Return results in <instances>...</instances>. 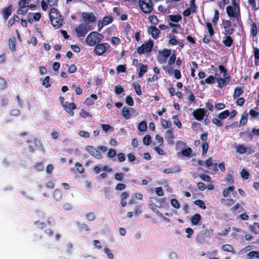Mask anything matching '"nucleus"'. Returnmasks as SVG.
<instances>
[{"label":"nucleus","instance_id":"f257e3e1","mask_svg":"<svg viewBox=\"0 0 259 259\" xmlns=\"http://www.w3.org/2000/svg\"><path fill=\"white\" fill-rule=\"evenodd\" d=\"M49 17L51 23L55 28L58 29L62 26L63 18L57 9L53 8L51 9Z\"/></svg>","mask_w":259,"mask_h":259},{"label":"nucleus","instance_id":"f03ea898","mask_svg":"<svg viewBox=\"0 0 259 259\" xmlns=\"http://www.w3.org/2000/svg\"><path fill=\"white\" fill-rule=\"evenodd\" d=\"M107 148L104 146H99L97 149H95L92 146H87L85 147V150L92 156L98 159H101L103 158V155L100 152V150L103 152H106L107 150Z\"/></svg>","mask_w":259,"mask_h":259},{"label":"nucleus","instance_id":"7ed1b4c3","mask_svg":"<svg viewBox=\"0 0 259 259\" xmlns=\"http://www.w3.org/2000/svg\"><path fill=\"white\" fill-rule=\"evenodd\" d=\"M139 5L142 11L145 14L150 13L153 11L152 0H139Z\"/></svg>","mask_w":259,"mask_h":259},{"label":"nucleus","instance_id":"20e7f679","mask_svg":"<svg viewBox=\"0 0 259 259\" xmlns=\"http://www.w3.org/2000/svg\"><path fill=\"white\" fill-rule=\"evenodd\" d=\"M91 29V26L88 23H81L75 29L78 37H84Z\"/></svg>","mask_w":259,"mask_h":259},{"label":"nucleus","instance_id":"39448f33","mask_svg":"<svg viewBox=\"0 0 259 259\" xmlns=\"http://www.w3.org/2000/svg\"><path fill=\"white\" fill-rule=\"evenodd\" d=\"M153 47V41L151 39L145 42L137 49V52L139 55L148 53L151 52Z\"/></svg>","mask_w":259,"mask_h":259},{"label":"nucleus","instance_id":"423d86ee","mask_svg":"<svg viewBox=\"0 0 259 259\" xmlns=\"http://www.w3.org/2000/svg\"><path fill=\"white\" fill-rule=\"evenodd\" d=\"M110 46L108 43L97 44L95 45L94 52L97 56H101L106 52L107 49L110 48Z\"/></svg>","mask_w":259,"mask_h":259},{"label":"nucleus","instance_id":"0eeeda50","mask_svg":"<svg viewBox=\"0 0 259 259\" xmlns=\"http://www.w3.org/2000/svg\"><path fill=\"white\" fill-rule=\"evenodd\" d=\"M16 33L17 35L16 36L15 35H13L9 39V48L12 52H15L16 51V37L18 40L21 41V38L18 30H16Z\"/></svg>","mask_w":259,"mask_h":259},{"label":"nucleus","instance_id":"6e6552de","mask_svg":"<svg viewBox=\"0 0 259 259\" xmlns=\"http://www.w3.org/2000/svg\"><path fill=\"white\" fill-rule=\"evenodd\" d=\"M209 113L204 108H198L193 112V115L195 119L198 121L202 120L204 116H208Z\"/></svg>","mask_w":259,"mask_h":259},{"label":"nucleus","instance_id":"1a4fd4ad","mask_svg":"<svg viewBox=\"0 0 259 259\" xmlns=\"http://www.w3.org/2000/svg\"><path fill=\"white\" fill-rule=\"evenodd\" d=\"M26 143L30 144L28 147V150L30 153L34 152L35 149H37L41 146L40 141L37 139L32 140H27Z\"/></svg>","mask_w":259,"mask_h":259},{"label":"nucleus","instance_id":"9d476101","mask_svg":"<svg viewBox=\"0 0 259 259\" xmlns=\"http://www.w3.org/2000/svg\"><path fill=\"white\" fill-rule=\"evenodd\" d=\"M29 0H21L19 3V8L18 13L23 15H25L28 10Z\"/></svg>","mask_w":259,"mask_h":259},{"label":"nucleus","instance_id":"9b49d317","mask_svg":"<svg viewBox=\"0 0 259 259\" xmlns=\"http://www.w3.org/2000/svg\"><path fill=\"white\" fill-rule=\"evenodd\" d=\"M85 41L90 46H94L98 44L96 39V36L95 35V31H93L89 33L87 36Z\"/></svg>","mask_w":259,"mask_h":259},{"label":"nucleus","instance_id":"f8f14e48","mask_svg":"<svg viewBox=\"0 0 259 259\" xmlns=\"http://www.w3.org/2000/svg\"><path fill=\"white\" fill-rule=\"evenodd\" d=\"M62 106L65 110V111L69 113L70 116H73L74 115V112L73 110L76 108V105L74 103H68L67 102H65V104H62Z\"/></svg>","mask_w":259,"mask_h":259},{"label":"nucleus","instance_id":"ddd939ff","mask_svg":"<svg viewBox=\"0 0 259 259\" xmlns=\"http://www.w3.org/2000/svg\"><path fill=\"white\" fill-rule=\"evenodd\" d=\"M82 17L85 22L94 23L96 21V18L92 13L83 12L82 13Z\"/></svg>","mask_w":259,"mask_h":259},{"label":"nucleus","instance_id":"4468645a","mask_svg":"<svg viewBox=\"0 0 259 259\" xmlns=\"http://www.w3.org/2000/svg\"><path fill=\"white\" fill-rule=\"evenodd\" d=\"M175 138V136L174 135L173 130L170 128L168 130L165 135V139L166 140L167 142L169 145H174L175 142L174 139Z\"/></svg>","mask_w":259,"mask_h":259},{"label":"nucleus","instance_id":"2eb2a0df","mask_svg":"<svg viewBox=\"0 0 259 259\" xmlns=\"http://www.w3.org/2000/svg\"><path fill=\"white\" fill-rule=\"evenodd\" d=\"M148 32L156 39L159 37L160 31L155 26H150L148 28Z\"/></svg>","mask_w":259,"mask_h":259},{"label":"nucleus","instance_id":"dca6fc26","mask_svg":"<svg viewBox=\"0 0 259 259\" xmlns=\"http://www.w3.org/2000/svg\"><path fill=\"white\" fill-rule=\"evenodd\" d=\"M226 35V36L223 37L222 42L225 47L230 48L233 45L234 40L230 35Z\"/></svg>","mask_w":259,"mask_h":259},{"label":"nucleus","instance_id":"f3484780","mask_svg":"<svg viewBox=\"0 0 259 259\" xmlns=\"http://www.w3.org/2000/svg\"><path fill=\"white\" fill-rule=\"evenodd\" d=\"M181 171V167L179 165H175L172 167L165 168L163 170V172L166 174L171 173H176Z\"/></svg>","mask_w":259,"mask_h":259},{"label":"nucleus","instance_id":"a211bd4d","mask_svg":"<svg viewBox=\"0 0 259 259\" xmlns=\"http://www.w3.org/2000/svg\"><path fill=\"white\" fill-rule=\"evenodd\" d=\"M202 217L199 213H195L193 215L190 219L192 225H197L201 220Z\"/></svg>","mask_w":259,"mask_h":259},{"label":"nucleus","instance_id":"6ab92c4d","mask_svg":"<svg viewBox=\"0 0 259 259\" xmlns=\"http://www.w3.org/2000/svg\"><path fill=\"white\" fill-rule=\"evenodd\" d=\"M217 81L218 83V87L222 88L230 82V78L229 77H225V78H217Z\"/></svg>","mask_w":259,"mask_h":259},{"label":"nucleus","instance_id":"aec40b11","mask_svg":"<svg viewBox=\"0 0 259 259\" xmlns=\"http://www.w3.org/2000/svg\"><path fill=\"white\" fill-rule=\"evenodd\" d=\"M3 16L5 20H7L12 14L11 6L5 8L2 11Z\"/></svg>","mask_w":259,"mask_h":259},{"label":"nucleus","instance_id":"412c9836","mask_svg":"<svg viewBox=\"0 0 259 259\" xmlns=\"http://www.w3.org/2000/svg\"><path fill=\"white\" fill-rule=\"evenodd\" d=\"M244 92L243 88L241 87H237L235 88L234 94L233 95L234 99H236L240 95H241Z\"/></svg>","mask_w":259,"mask_h":259},{"label":"nucleus","instance_id":"4be33fe9","mask_svg":"<svg viewBox=\"0 0 259 259\" xmlns=\"http://www.w3.org/2000/svg\"><path fill=\"white\" fill-rule=\"evenodd\" d=\"M215 82V77L213 75H210L206 78L204 80H201L200 83L201 85H204L205 83L213 84Z\"/></svg>","mask_w":259,"mask_h":259},{"label":"nucleus","instance_id":"5701e85b","mask_svg":"<svg viewBox=\"0 0 259 259\" xmlns=\"http://www.w3.org/2000/svg\"><path fill=\"white\" fill-rule=\"evenodd\" d=\"M53 197L56 201L60 200L62 198V194L61 191L58 189H55L53 194Z\"/></svg>","mask_w":259,"mask_h":259},{"label":"nucleus","instance_id":"b1692460","mask_svg":"<svg viewBox=\"0 0 259 259\" xmlns=\"http://www.w3.org/2000/svg\"><path fill=\"white\" fill-rule=\"evenodd\" d=\"M221 248L224 251L231 252L233 254L236 253L233 247L230 244H224L221 247Z\"/></svg>","mask_w":259,"mask_h":259},{"label":"nucleus","instance_id":"393cba45","mask_svg":"<svg viewBox=\"0 0 259 259\" xmlns=\"http://www.w3.org/2000/svg\"><path fill=\"white\" fill-rule=\"evenodd\" d=\"M253 53L254 56V63L256 65L259 64V49L257 47H253Z\"/></svg>","mask_w":259,"mask_h":259},{"label":"nucleus","instance_id":"a878e982","mask_svg":"<svg viewBox=\"0 0 259 259\" xmlns=\"http://www.w3.org/2000/svg\"><path fill=\"white\" fill-rule=\"evenodd\" d=\"M132 86L134 89L136 94L138 96L142 95L141 89L140 85L137 82H134L132 84Z\"/></svg>","mask_w":259,"mask_h":259},{"label":"nucleus","instance_id":"bb28decb","mask_svg":"<svg viewBox=\"0 0 259 259\" xmlns=\"http://www.w3.org/2000/svg\"><path fill=\"white\" fill-rule=\"evenodd\" d=\"M248 113L244 112L241 115V117L239 122V126L245 125L247 122Z\"/></svg>","mask_w":259,"mask_h":259},{"label":"nucleus","instance_id":"cd10ccee","mask_svg":"<svg viewBox=\"0 0 259 259\" xmlns=\"http://www.w3.org/2000/svg\"><path fill=\"white\" fill-rule=\"evenodd\" d=\"M230 115V112L228 110H224L221 113H220L218 115V117L221 120H224L227 118Z\"/></svg>","mask_w":259,"mask_h":259},{"label":"nucleus","instance_id":"c85d7f7f","mask_svg":"<svg viewBox=\"0 0 259 259\" xmlns=\"http://www.w3.org/2000/svg\"><path fill=\"white\" fill-rule=\"evenodd\" d=\"M235 187L234 186H231L225 189L223 191V195L224 197H227L228 196L230 192H233L234 191Z\"/></svg>","mask_w":259,"mask_h":259},{"label":"nucleus","instance_id":"c756f323","mask_svg":"<svg viewBox=\"0 0 259 259\" xmlns=\"http://www.w3.org/2000/svg\"><path fill=\"white\" fill-rule=\"evenodd\" d=\"M247 136V140L252 141L253 139V136L252 133L247 132L246 131L241 132L239 133V136L240 137H243L244 135Z\"/></svg>","mask_w":259,"mask_h":259},{"label":"nucleus","instance_id":"7c9ffc66","mask_svg":"<svg viewBox=\"0 0 259 259\" xmlns=\"http://www.w3.org/2000/svg\"><path fill=\"white\" fill-rule=\"evenodd\" d=\"M192 152V150L191 148L188 147L187 148L182 149L181 153L183 156L185 157H190L191 153Z\"/></svg>","mask_w":259,"mask_h":259},{"label":"nucleus","instance_id":"2f4dec72","mask_svg":"<svg viewBox=\"0 0 259 259\" xmlns=\"http://www.w3.org/2000/svg\"><path fill=\"white\" fill-rule=\"evenodd\" d=\"M121 115L126 119L130 118L131 115L127 108L124 107L121 110Z\"/></svg>","mask_w":259,"mask_h":259},{"label":"nucleus","instance_id":"473e14b6","mask_svg":"<svg viewBox=\"0 0 259 259\" xmlns=\"http://www.w3.org/2000/svg\"><path fill=\"white\" fill-rule=\"evenodd\" d=\"M247 255L248 257L247 259H252L253 258H259V251H252L248 253Z\"/></svg>","mask_w":259,"mask_h":259},{"label":"nucleus","instance_id":"72a5a7b5","mask_svg":"<svg viewBox=\"0 0 259 259\" xmlns=\"http://www.w3.org/2000/svg\"><path fill=\"white\" fill-rule=\"evenodd\" d=\"M147 71V66L146 65L143 64H141V66L140 68V71L138 74L139 77H142L144 73H145Z\"/></svg>","mask_w":259,"mask_h":259},{"label":"nucleus","instance_id":"f704fd0d","mask_svg":"<svg viewBox=\"0 0 259 259\" xmlns=\"http://www.w3.org/2000/svg\"><path fill=\"white\" fill-rule=\"evenodd\" d=\"M169 20L175 23L179 22L182 19V16L180 15H171L169 16Z\"/></svg>","mask_w":259,"mask_h":259},{"label":"nucleus","instance_id":"c9c22d12","mask_svg":"<svg viewBox=\"0 0 259 259\" xmlns=\"http://www.w3.org/2000/svg\"><path fill=\"white\" fill-rule=\"evenodd\" d=\"M234 11L235 9L234 8H233L231 6H229L226 8V12L228 14V15L230 17H235L234 14ZM236 18H237V16H235Z\"/></svg>","mask_w":259,"mask_h":259},{"label":"nucleus","instance_id":"e433bc0d","mask_svg":"<svg viewBox=\"0 0 259 259\" xmlns=\"http://www.w3.org/2000/svg\"><path fill=\"white\" fill-rule=\"evenodd\" d=\"M147 128V123L145 121H142L141 122H140L138 127V130L140 132L145 131Z\"/></svg>","mask_w":259,"mask_h":259},{"label":"nucleus","instance_id":"4c0bfd02","mask_svg":"<svg viewBox=\"0 0 259 259\" xmlns=\"http://www.w3.org/2000/svg\"><path fill=\"white\" fill-rule=\"evenodd\" d=\"M161 124L162 125V126L165 129L169 128L171 126V123L170 121L166 120L164 119H161Z\"/></svg>","mask_w":259,"mask_h":259},{"label":"nucleus","instance_id":"58836bf2","mask_svg":"<svg viewBox=\"0 0 259 259\" xmlns=\"http://www.w3.org/2000/svg\"><path fill=\"white\" fill-rule=\"evenodd\" d=\"M236 151L240 154H244L246 152V148L243 144H239L236 148Z\"/></svg>","mask_w":259,"mask_h":259},{"label":"nucleus","instance_id":"ea45409f","mask_svg":"<svg viewBox=\"0 0 259 259\" xmlns=\"http://www.w3.org/2000/svg\"><path fill=\"white\" fill-rule=\"evenodd\" d=\"M149 207H150V209H151L152 210H153L154 212H155L157 214L161 217H163V215L159 211H158L157 209H156V205L154 203H150L149 204Z\"/></svg>","mask_w":259,"mask_h":259},{"label":"nucleus","instance_id":"a19ab883","mask_svg":"<svg viewBox=\"0 0 259 259\" xmlns=\"http://www.w3.org/2000/svg\"><path fill=\"white\" fill-rule=\"evenodd\" d=\"M159 53L164 57V60H166L167 58L170 56L171 54V50L169 49H164Z\"/></svg>","mask_w":259,"mask_h":259},{"label":"nucleus","instance_id":"79ce46f5","mask_svg":"<svg viewBox=\"0 0 259 259\" xmlns=\"http://www.w3.org/2000/svg\"><path fill=\"white\" fill-rule=\"evenodd\" d=\"M194 203L195 205L198 206L201 209L203 210L206 209V206L205 205V203L202 200H196L194 202Z\"/></svg>","mask_w":259,"mask_h":259},{"label":"nucleus","instance_id":"37998d69","mask_svg":"<svg viewBox=\"0 0 259 259\" xmlns=\"http://www.w3.org/2000/svg\"><path fill=\"white\" fill-rule=\"evenodd\" d=\"M113 18L112 16H105L103 19V23L107 25L113 21Z\"/></svg>","mask_w":259,"mask_h":259},{"label":"nucleus","instance_id":"c03bdc74","mask_svg":"<svg viewBox=\"0 0 259 259\" xmlns=\"http://www.w3.org/2000/svg\"><path fill=\"white\" fill-rule=\"evenodd\" d=\"M208 143L207 142L202 143V155H206L208 149Z\"/></svg>","mask_w":259,"mask_h":259},{"label":"nucleus","instance_id":"a18cd8bd","mask_svg":"<svg viewBox=\"0 0 259 259\" xmlns=\"http://www.w3.org/2000/svg\"><path fill=\"white\" fill-rule=\"evenodd\" d=\"M79 115L80 117L86 118L87 117H92V115L90 114L88 112L86 111L83 109H82L79 113Z\"/></svg>","mask_w":259,"mask_h":259},{"label":"nucleus","instance_id":"49530a36","mask_svg":"<svg viewBox=\"0 0 259 259\" xmlns=\"http://www.w3.org/2000/svg\"><path fill=\"white\" fill-rule=\"evenodd\" d=\"M251 33L253 36H255L257 34V27L255 23L251 24Z\"/></svg>","mask_w":259,"mask_h":259},{"label":"nucleus","instance_id":"de8ad7c7","mask_svg":"<svg viewBox=\"0 0 259 259\" xmlns=\"http://www.w3.org/2000/svg\"><path fill=\"white\" fill-rule=\"evenodd\" d=\"M206 26L207 27V28L208 29V33L210 36H212L213 35L214 32L213 29V27L212 26V24L210 22H206Z\"/></svg>","mask_w":259,"mask_h":259},{"label":"nucleus","instance_id":"09e8293b","mask_svg":"<svg viewBox=\"0 0 259 259\" xmlns=\"http://www.w3.org/2000/svg\"><path fill=\"white\" fill-rule=\"evenodd\" d=\"M77 225L80 231H89L90 230L88 225L84 223L80 224L78 223Z\"/></svg>","mask_w":259,"mask_h":259},{"label":"nucleus","instance_id":"8fccbe9b","mask_svg":"<svg viewBox=\"0 0 259 259\" xmlns=\"http://www.w3.org/2000/svg\"><path fill=\"white\" fill-rule=\"evenodd\" d=\"M143 144L146 146L149 145L151 143V137L150 135L145 136L143 140Z\"/></svg>","mask_w":259,"mask_h":259},{"label":"nucleus","instance_id":"3c124183","mask_svg":"<svg viewBox=\"0 0 259 259\" xmlns=\"http://www.w3.org/2000/svg\"><path fill=\"white\" fill-rule=\"evenodd\" d=\"M199 177L205 182H209L211 181V178L207 175L201 174L199 175Z\"/></svg>","mask_w":259,"mask_h":259},{"label":"nucleus","instance_id":"603ef678","mask_svg":"<svg viewBox=\"0 0 259 259\" xmlns=\"http://www.w3.org/2000/svg\"><path fill=\"white\" fill-rule=\"evenodd\" d=\"M149 20L150 22L154 25H156L158 23V19L155 15H151L149 16Z\"/></svg>","mask_w":259,"mask_h":259},{"label":"nucleus","instance_id":"864d4df0","mask_svg":"<svg viewBox=\"0 0 259 259\" xmlns=\"http://www.w3.org/2000/svg\"><path fill=\"white\" fill-rule=\"evenodd\" d=\"M221 119H220L219 118H213L212 119V123L216 125L217 126L220 127L222 126L223 125V122L221 121Z\"/></svg>","mask_w":259,"mask_h":259},{"label":"nucleus","instance_id":"5fc2aeb1","mask_svg":"<svg viewBox=\"0 0 259 259\" xmlns=\"http://www.w3.org/2000/svg\"><path fill=\"white\" fill-rule=\"evenodd\" d=\"M170 204L174 208L176 209H178L180 207V203L176 199H172L170 200Z\"/></svg>","mask_w":259,"mask_h":259},{"label":"nucleus","instance_id":"6e6d98bb","mask_svg":"<svg viewBox=\"0 0 259 259\" xmlns=\"http://www.w3.org/2000/svg\"><path fill=\"white\" fill-rule=\"evenodd\" d=\"M170 39L168 41V43L170 45H171L172 46H175L177 45L178 41H177L176 39V36L174 35L172 36H170L169 37Z\"/></svg>","mask_w":259,"mask_h":259},{"label":"nucleus","instance_id":"4d7b16f0","mask_svg":"<svg viewBox=\"0 0 259 259\" xmlns=\"http://www.w3.org/2000/svg\"><path fill=\"white\" fill-rule=\"evenodd\" d=\"M225 181L226 182H227L229 184H232L234 183V180L233 179V177L232 176V175H231L230 174H229L227 175V176L225 178Z\"/></svg>","mask_w":259,"mask_h":259},{"label":"nucleus","instance_id":"13d9d810","mask_svg":"<svg viewBox=\"0 0 259 259\" xmlns=\"http://www.w3.org/2000/svg\"><path fill=\"white\" fill-rule=\"evenodd\" d=\"M75 167L77 171H78L80 174H82L84 172V168L82 165L78 162H76L75 163Z\"/></svg>","mask_w":259,"mask_h":259},{"label":"nucleus","instance_id":"bf43d9fd","mask_svg":"<svg viewBox=\"0 0 259 259\" xmlns=\"http://www.w3.org/2000/svg\"><path fill=\"white\" fill-rule=\"evenodd\" d=\"M155 140L159 144L160 146H161L163 145V139L160 135L157 134L155 136Z\"/></svg>","mask_w":259,"mask_h":259},{"label":"nucleus","instance_id":"052dcab7","mask_svg":"<svg viewBox=\"0 0 259 259\" xmlns=\"http://www.w3.org/2000/svg\"><path fill=\"white\" fill-rule=\"evenodd\" d=\"M225 29V35H231L233 34L235 31L234 28H232L231 26L230 27H228L227 29Z\"/></svg>","mask_w":259,"mask_h":259},{"label":"nucleus","instance_id":"680f3d73","mask_svg":"<svg viewBox=\"0 0 259 259\" xmlns=\"http://www.w3.org/2000/svg\"><path fill=\"white\" fill-rule=\"evenodd\" d=\"M241 176L242 178L245 180H247L248 179L249 174L248 171H247L246 169H243L241 171Z\"/></svg>","mask_w":259,"mask_h":259},{"label":"nucleus","instance_id":"e2e57ef3","mask_svg":"<svg viewBox=\"0 0 259 259\" xmlns=\"http://www.w3.org/2000/svg\"><path fill=\"white\" fill-rule=\"evenodd\" d=\"M125 102L128 105L130 106H133L134 104V100L132 97L129 95L126 96L125 98Z\"/></svg>","mask_w":259,"mask_h":259},{"label":"nucleus","instance_id":"0e129e2a","mask_svg":"<svg viewBox=\"0 0 259 259\" xmlns=\"http://www.w3.org/2000/svg\"><path fill=\"white\" fill-rule=\"evenodd\" d=\"M50 77L49 76H46L42 82V85H44L46 88H49L51 86V84L50 83Z\"/></svg>","mask_w":259,"mask_h":259},{"label":"nucleus","instance_id":"69168bd1","mask_svg":"<svg viewBox=\"0 0 259 259\" xmlns=\"http://www.w3.org/2000/svg\"><path fill=\"white\" fill-rule=\"evenodd\" d=\"M219 18V11L216 10L214 12L213 18L212 20V22L216 24Z\"/></svg>","mask_w":259,"mask_h":259},{"label":"nucleus","instance_id":"338daca9","mask_svg":"<svg viewBox=\"0 0 259 259\" xmlns=\"http://www.w3.org/2000/svg\"><path fill=\"white\" fill-rule=\"evenodd\" d=\"M7 87V81L3 77H0V90H3Z\"/></svg>","mask_w":259,"mask_h":259},{"label":"nucleus","instance_id":"774afa93","mask_svg":"<svg viewBox=\"0 0 259 259\" xmlns=\"http://www.w3.org/2000/svg\"><path fill=\"white\" fill-rule=\"evenodd\" d=\"M249 114L253 118H256L259 116V112L255 111L253 109L250 110Z\"/></svg>","mask_w":259,"mask_h":259}]
</instances>
